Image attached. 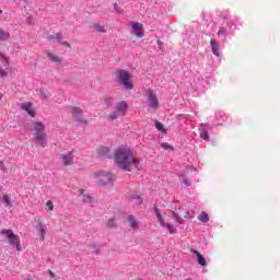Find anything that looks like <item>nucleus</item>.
Instances as JSON below:
<instances>
[{
	"instance_id": "obj_47",
	"label": "nucleus",
	"mask_w": 280,
	"mask_h": 280,
	"mask_svg": "<svg viewBox=\"0 0 280 280\" xmlns=\"http://www.w3.org/2000/svg\"><path fill=\"white\" fill-rule=\"evenodd\" d=\"M0 14H3V11H2V10H0Z\"/></svg>"
},
{
	"instance_id": "obj_17",
	"label": "nucleus",
	"mask_w": 280,
	"mask_h": 280,
	"mask_svg": "<svg viewBox=\"0 0 280 280\" xmlns=\"http://www.w3.org/2000/svg\"><path fill=\"white\" fill-rule=\"evenodd\" d=\"M91 30H93V32H98L100 34H106V25L96 22L91 26Z\"/></svg>"
},
{
	"instance_id": "obj_14",
	"label": "nucleus",
	"mask_w": 280,
	"mask_h": 280,
	"mask_svg": "<svg viewBox=\"0 0 280 280\" xmlns=\"http://www.w3.org/2000/svg\"><path fill=\"white\" fill-rule=\"evenodd\" d=\"M80 198L82 200V202H85V205H91V202H93V196H91L90 194H86V190L84 189H80Z\"/></svg>"
},
{
	"instance_id": "obj_6",
	"label": "nucleus",
	"mask_w": 280,
	"mask_h": 280,
	"mask_svg": "<svg viewBox=\"0 0 280 280\" xmlns=\"http://www.w3.org/2000/svg\"><path fill=\"white\" fill-rule=\"evenodd\" d=\"M147 102L153 110H159V96L152 90H147L145 93Z\"/></svg>"
},
{
	"instance_id": "obj_1",
	"label": "nucleus",
	"mask_w": 280,
	"mask_h": 280,
	"mask_svg": "<svg viewBox=\"0 0 280 280\" xmlns=\"http://www.w3.org/2000/svg\"><path fill=\"white\" fill-rule=\"evenodd\" d=\"M114 160L116 165L125 172H132V170H139V160L135 156L132 149L128 147H118L114 153Z\"/></svg>"
},
{
	"instance_id": "obj_9",
	"label": "nucleus",
	"mask_w": 280,
	"mask_h": 280,
	"mask_svg": "<svg viewBox=\"0 0 280 280\" xmlns=\"http://www.w3.org/2000/svg\"><path fill=\"white\" fill-rule=\"evenodd\" d=\"M207 128H209V124L199 125V137L203 141H209V130H207Z\"/></svg>"
},
{
	"instance_id": "obj_28",
	"label": "nucleus",
	"mask_w": 280,
	"mask_h": 280,
	"mask_svg": "<svg viewBox=\"0 0 280 280\" xmlns=\"http://www.w3.org/2000/svg\"><path fill=\"white\" fill-rule=\"evenodd\" d=\"M0 62L3 67H8V57H5V55L2 52H0Z\"/></svg>"
},
{
	"instance_id": "obj_46",
	"label": "nucleus",
	"mask_w": 280,
	"mask_h": 280,
	"mask_svg": "<svg viewBox=\"0 0 280 280\" xmlns=\"http://www.w3.org/2000/svg\"><path fill=\"white\" fill-rule=\"evenodd\" d=\"M114 8H116V9H117V3H115V4H114Z\"/></svg>"
},
{
	"instance_id": "obj_40",
	"label": "nucleus",
	"mask_w": 280,
	"mask_h": 280,
	"mask_svg": "<svg viewBox=\"0 0 280 280\" xmlns=\"http://www.w3.org/2000/svg\"><path fill=\"white\" fill-rule=\"evenodd\" d=\"M94 253L100 255V245H93Z\"/></svg>"
},
{
	"instance_id": "obj_30",
	"label": "nucleus",
	"mask_w": 280,
	"mask_h": 280,
	"mask_svg": "<svg viewBox=\"0 0 280 280\" xmlns=\"http://www.w3.org/2000/svg\"><path fill=\"white\" fill-rule=\"evenodd\" d=\"M155 128L156 130H159L160 132H165V126H163V122H155Z\"/></svg>"
},
{
	"instance_id": "obj_39",
	"label": "nucleus",
	"mask_w": 280,
	"mask_h": 280,
	"mask_svg": "<svg viewBox=\"0 0 280 280\" xmlns=\"http://www.w3.org/2000/svg\"><path fill=\"white\" fill-rule=\"evenodd\" d=\"M51 95L50 94H46L45 92H42V100H49Z\"/></svg>"
},
{
	"instance_id": "obj_26",
	"label": "nucleus",
	"mask_w": 280,
	"mask_h": 280,
	"mask_svg": "<svg viewBox=\"0 0 280 280\" xmlns=\"http://www.w3.org/2000/svg\"><path fill=\"white\" fill-rule=\"evenodd\" d=\"M217 36H223L224 38H226V36H229V32H226V28L224 27H220L218 33H217Z\"/></svg>"
},
{
	"instance_id": "obj_19",
	"label": "nucleus",
	"mask_w": 280,
	"mask_h": 280,
	"mask_svg": "<svg viewBox=\"0 0 280 280\" xmlns=\"http://www.w3.org/2000/svg\"><path fill=\"white\" fill-rule=\"evenodd\" d=\"M97 154L98 156L108 159L110 158V149H108V147H101L100 149H97Z\"/></svg>"
},
{
	"instance_id": "obj_33",
	"label": "nucleus",
	"mask_w": 280,
	"mask_h": 280,
	"mask_svg": "<svg viewBox=\"0 0 280 280\" xmlns=\"http://www.w3.org/2000/svg\"><path fill=\"white\" fill-rule=\"evenodd\" d=\"M63 38H65V36L62 35V33L55 34V40H57V43H62Z\"/></svg>"
},
{
	"instance_id": "obj_45",
	"label": "nucleus",
	"mask_w": 280,
	"mask_h": 280,
	"mask_svg": "<svg viewBox=\"0 0 280 280\" xmlns=\"http://www.w3.org/2000/svg\"><path fill=\"white\" fill-rule=\"evenodd\" d=\"M0 100H3V93L0 92Z\"/></svg>"
},
{
	"instance_id": "obj_2",
	"label": "nucleus",
	"mask_w": 280,
	"mask_h": 280,
	"mask_svg": "<svg viewBox=\"0 0 280 280\" xmlns=\"http://www.w3.org/2000/svg\"><path fill=\"white\" fill-rule=\"evenodd\" d=\"M116 82L125 89V91H132L135 83H132V74L125 69H117L115 71Z\"/></svg>"
},
{
	"instance_id": "obj_4",
	"label": "nucleus",
	"mask_w": 280,
	"mask_h": 280,
	"mask_svg": "<svg viewBox=\"0 0 280 280\" xmlns=\"http://www.w3.org/2000/svg\"><path fill=\"white\" fill-rule=\"evenodd\" d=\"M93 178L96 183V185L101 186H113L114 176L113 173L108 171H100L93 174Z\"/></svg>"
},
{
	"instance_id": "obj_20",
	"label": "nucleus",
	"mask_w": 280,
	"mask_h": 280,
	"mask_svg": "<svg viewBox=\"0 0 280 280\" xmlns=\"http://www.w3.org/2000/svg\"><path fill=\"white\" fill-rule=\"evenodd\" d=\"M154 211L161 226H165V219H163V215L161 214V210L158 207H154Z\"/></svg>"
},
{
	"instance_id": "obj_29",
	"label": "nucleus",
	"mask_w": 280,
	"mask_h": 280,
	"mask_svg": "<svg viewBox=\"0 0 280 280\" xmlns=\"http://www.w3.org/2000/svg\"><path fill=\"white\" fill-rule=\"evenodd\" d=\"M2 200L7 207H10L12 205V200L8 195H3Z\"/></svg>"
},
{
	"instance_id": "obj_41",
	"label": "nucleus",
	"mask_w": 280,
	"mask_h": 280,
	"mask_svg": "<svg viewBox=\"0 0 280 280\" xmlns=\"http://www.w3.org/2000/svg\"><path fill=\"white\" fill-rule=\"evenodd\" d=\"M48 275L50 276L51 279H56V273H54V271L49 270Z\"/></svg>"
},
{
	"instance_id": "obj_22",
	"label": "nucleus",
	"mask_w": 280,
	"mask_h": 280,
	"mask_svg": "<svg viewBox=\"0 0 280 280\" xmlns=\"http://www.w3.org/2000/svg\"><path fill=\"white\" fill-rule=\"evenodd\" d=\"M0 40L1 42L10 40V32L3 31V28H0Z\"/></svg>"
},
{
	"instance_id": "obj_43",
	"label": "nucleus",
	"mask_w": 280,
	"mask_h": 280,
	"mask_svg": "<svg viewBox=\"0 0 280 280\" xmlns=\"http://www.w3.org/2000/svg\"><path fill=\"white\" fill-rule=\"evenodd\" d=\"M0 168L2 170V172H5V165H3L2 161H0Z\"/></svg>"
},
{
	"instance_id": "obj_27",
	"label": "nucleus",
	"mask_w": 280,
	"mask_h": 280,
	"mask_svg": "<svg viewBox=\"0 0 280 280\" xmlns=\"http://www.w3.org/2000/svg\"><path fill=\"white\" fill-rule=\"evenodd\" d=\"M172 215H173V220H175V222H177V224H183V218H180V215H178V213L172 212Z\"/></svg>"
},
{
	"instance_id": "obj_44",
	"label": "nucleus",
	"mask_w": 280,
	"mask_h": 280,
	"mask_svg": "<svg viewBox=\"0 0 280 280\" xmlns=\"http://www.w3.org/2000/svg\"><path fill=\"white\" fill-rule=\"evenodd\" d=\"M235 25L234 23H229V27H233Z\"/></svg>"
},
{
	"instance_id": "obj_21",
	"label": "nucleus",
	"mask_w": 280,
	"mask_h": 280,
	"mask_svg": "<svg viewBox=\"0 0 280 280\" xmlns=\"http://www.w3.org/2000/svg\"><path fill=\"white\" fill-rule=\"evenodd\" d=\"M47 58H49V60H51V62H56L57 65H60V62H62V58H60L51 52L47 54Z\"/></svg>"
},
{
	"instance_id": "obj_23",
	"label": "nucleus",
	"mask_w": 280,
	"mask_h": 280,
	"mask_svg": "<svg viewBox=\"0 0 280 280\" xmlns=\"http://www.w3.org/2000/svg\"><path fill=\"white\" fill-rule=\"evenodd\" d=\"M119 117H121V114L117 110H114L108 115L109 121H115V119H119Z\"/></svg>"
},
{
	"instance_id": "obj_38",
	"label": "nucleus",
	"mask_w": 280,
	"mask_h": 280,
	"mask_svg": "<svg viewBox=\"0 0 280 280\" xmlns=\"http://www.w3.org/2000/svg\"><path fill=\"white\" fill-rule=\"evenodd\" d=\"M182 183H183V185H185V187L191 186V183H189V180L187 178H184Z\"/></svg>"
},
{
	"instance_id": "obj_34",
	"label": "nucleus",
	"mask_w": 280,
	"mask_h": 280,
	"mask_svg": "<svg viewBox=\"0 0 280 280\" xmlns=\"http://www.w3.org/2000/svg\"><path fill=\"white\" fill-rule=\"evenodd\" d=\"M46 207H48L49 211H54V202L51 200L46 202Z\"/></svg>"
},
{
	"instance_id": "obj_8",
	"label": "nucleus",
	"mask_w": 280,
	"mask_h": 280,
	"mask_svg": "<svg viewBox=\"0 0 280 280\" xmlns=\"http://www.w3.org/2000/svg\"><path fill=\"white\" fill-rule=\"evenodd\" d=\"M115 110L118 112L121 117H126V113H128V103L126 101H120L116 104Z\"/></svg>"
},
{
	"instance_id": "obj_7",
	"label": "nucleus",
	"mask_w": 280,
	"mask_h": 280,
	"mask_svg": "<svg viewBox=\"0 0 280 280\" xmlns=\"http://www.w3.org/2000/svg\"><path fill=\"white\" fill-rule=\"evenodd\" d=\"M73 154H75L74 150L69 151L68 153L60 154L59 158H60V161L62 162V165H65L66 167L73 165V159H74Z\"/></svg>"
},
{
	"instance_id": "obj_15",
	"label": "nucleus",
	"mask_w": 280,
	"mask_h": 280,
	"mask_svg": "<svg viewBox=\"0 0 280 280\" xmlns=\"http://www.w3.org/2000/svg\"><path fill=\"white\" fill-rule=\"evenodd\" d=\"M210 47L212 49L213 56H217V58H220V44H218L214 38L210 39Z\"/></svg>"
},
{
	"instance_id": "obj_12",
	"label": "nucleus",
	"mask_w": 280,
	"mask_h": 280,
	"mask_svg": "<svg viewBox=\"0 0 280 280\" xmlns=\"http://www.w3.org/2000/svg\"><path fill=\"white\" fill-rule=\"evenodd\" d=\"M20 108L22 110H25L30 115V117H36V112L32 108V103H22Z\"/></svg>"
},
{
	"instance_id": "obj_35",
	"label": "nucleus",
	"mask_w": 280,
	"mask_h": 280,
	"mask_svg": "<svg viewBox=\"0 0 280 280\" xmlns=\"http://www.w3.org/2000/svg\"><path fill=\"white\" fill-rule=\"evenodd\" d=\"M0 78H8V71L0 68Z\"/></svg>"
},
{
	"instance_id": "obj_16",
	"label": "nucleus",
	"mask_w": 280,
	"mask_h": 280,
	"mask_svg": "<svg viewBox=\"0 0 280 280\" xmlns=\"http://www.w3.org/2000/svg\"><path fill=\"white\" fill-rule=\"evenodd\" d=\"M190 253H192V255H196L199 266H207V259H205V257L202 256V254H200V252L196 249H190Z\"/></svg>"
},
{
	"instance_id": "obj_25",
	"label": "nucleus",
	"mask_w": 280,
	"mask_h": 280,
	"mask_svg": "<svg viewBox=\"0 0 280 280\" xmlns=\"http://www.w3.org/2000/svg\"><path fill=\"white\" fill-rule=\"evenodd\" d=\"M165 229H167L168 233H171V235H174V233H176V228H174L173 224L170 223H165V225H162Z\"/></svg>"
},
{
	"instance_id": "obj_42",
	"label": "nucleus",
	"mask_w": 280,
	"mask_h": 280,
	"mask_svg": "<svg viewBox=\"0 0 280 280\" xmlns=\"http://www.w3.org/2000/svg\"><path fill=\"white\" fill-rule=\"evenodd\" d=\"M47 39L48 40H56V34L55 35H48Z\"/></svg>"
},
{
	"instance_id": "obj_36",
	"label": "nucleus",
	"mask_w": 280,
	"mask_h": 280,
	"mask_svg": "<svg viewBox=\"0 0 280 280\" xmlns=\"http://www.w3.org/2000/svg\"><path fill=\"white\" fill-rule=\"evenodd\" d=\"M161 148H163V150H170V148H172V145H170V143L164 142L161 144Z\"/></svg>"
},
{
	"instance_id": "obj_48",
	"label": "nucleus",
	"mask_w": 280,
	"mask_h": 280,
	"mask_svg": "<svg viewBox=\"0 0 280 280\" xmlns=\"http://www.w3.org/2000/svg\"><path fill=\"white\" fill-rule=\"evenodd\" d=\"M186 280H192L191 278H187Z\"/></svg>"
},
{
	"instance_id": "obj_11",
	"label": "nucleus",
	"mask_w": 280,
	"mask_h": 280,
	"mask_svg": "<svg viewBox=\"0 0 280 280\" xmlns=\"http://www.w3.org/2000/svg\"><path fill=\"white\" fill-rule=\"evenodd\" d=\"M36 231L39 233V240L42 242H45V233H47V225L39 221L36 225Z\"/></svg>"
},
{
	"instance_id": "obj_5",
	"label": "nucleus",
	"mask_w": 280,
	"mask_h": 280,
	"mask_svg": "<svg viewBox=\"0 0 280 280\" xmlns=\"http://www.w3.org/2000/svg\"><path fill=\"white\" fill-rule=\"evenodd\" d=\"M0 233L9 241V244H11V246H15L19 253L23 250V248L21 247V238H19V235L14 234V231L3 229Z\"/></svg>"
},
{
	"instance_id": "obj_37",
	"label": "nucleus",
	"mask_w": 280,
	"mask_h": 280,
	"mask_svg": "<svg viewBox=\"0 0 280 280\" xmlns=\"http://www.w3.org/2000/svg\"><path fill=\"white\" fill-rule=\"evenodd\" d=\"M59 45H62L63 47H71V44H69V42L66 40L59 42Z\"/></svg>"
},
{
	"instance_id": "obj_13",
	"label": "nucleus",
	"mask_w": 280,
	"mask_h": 280,
	"mask_svg": "<svg viewBox=\"0 0 280 280\" xmlns=\"http://www.w3.org/2000/svg\"><path fill=\"white\" fill-rule=\"evenodd\" d=\"M131 28L135 32V35L138 36V38H143V25H141L139 22H135L131 25Z\"/></svg>"
},
{
	"instance_id": "obj_18",
	"label": "nucleus",
	"mask_w": 280,
	"mask_h": 280,
	"mask_svg": "<svg viewBox=\"0 0 280 280\" xmlns=\"http://www.w3.org/2000/svg\"><path fill=\"white\" fill-rule=\"evenodd\" d=\"M127 221L132 231H139V223H138L137 219H135V215H132V214L128 215Z\"/></svg>"
},
{
	"instance_id": "obj_32",
	"label": "nucleus",
	"mask_w": 280,
	"mask_h": 280,
	"mask_svg": "<svg viewBox=\"0 0 280 280\" xmlns=\"http://www.w3.org/2000/svg\"><path fill=\"white\" fill-rule=\"evenodd\" d=\"M26 23L27 25H34V16L30 13L26 14Z\"/></svg>"
},
{
	"instance_id": "obj_10",
	"label": "nucleus",
	"mask_w": 280,
	"mask_h": 280,
	"mask_svg": "<svg viewBox=\"0 0 280 280\" xmlns=\"http://www.w3.org/2000/svg\"><path fill=\"white\" fill-rule=\"evenodd\" d=\"M82 108L72 107V117H74L75 120L79 121V124H86V120H84V118L82 117Z\"/></svg>"
},
{
	"instance_id": "obj_3",
	"label": "nucleus",
	"mask_w": 280,
	"mask_h": 280,
	"mask_svg": "<svg viewBox=\"0 0 280 280\" xmlns=\"http://www.w3.org/2000/svg\"><path fill=\"white\" fill-rule=\"evenodd\" d=\"M32 130L35 141H37L42 148H47V129L45 124H43V121H33Z\"/></svg>"
},
{
	"instance_id": "obj_31",
	"label": "nucleus",
	"mask_w": 280,
	"mask_h": 280,
	"mask_svg": "<svg viewBox=\"0 0 280 280\" xmlns=\"http://www.w3.org/2000/svg\"><path fill=\"white\" fill-rule=\"evenodd\" d=\"M106 224L108 229H115L117 226V222H115V219H109Z\"/></svg>"
},
{
	"instance_id": "obj_24",
	"label": "nucleus",
	"mask_w": 280,
	"mask_h": 280,
	"mask_svg": "<svg viewBox=\"0 0 280 280\" xmlns=\"http://www.w3.org/2000/svg\"><path fill=\"white\" fill-rule=\"evenodd\" d=\"M198 220L203 222V224H207V222H209V214H207V212H201Z\"/></svg>"
}]
</instances>
